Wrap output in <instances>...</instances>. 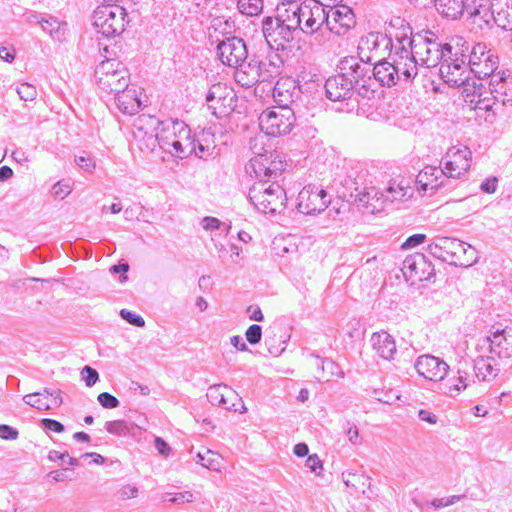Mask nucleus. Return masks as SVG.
Returning a JSON list of instances; mask_svg holds the SVG:
<instances>
[{"instance_id": "f257e3e1", "label": "nucleus", "mask_w": 512, "mask_h": 512, "mask_svg": "<svg viewBox=\"0 0 512 512\" xmlns=\"http://www.w3.org/2000/svg\"><path fill=\"white\" fill-rule=\"evenodd\" d=\"M437 40L438 37L431 31L416 34L406 61L402 60L398 66L384 63L378 68L380 85L392 87L400 81L410 83L418 75L419 68L435 67L442 62L447 54H451V44H441Z\"/></svg>"}, {"instance_id": "f03ea898", "label": "nucleus", "mask_w": 512, "mask_h": 512, "mask_svg": "<svg viewBox=\"0 0 512 512\" xmlns=\"http://www.w3.org/2000/svg\"><path fill=\"white\" fill-rule=\"evenodd\" d=\"M217 54L224 65L236 69V81L243 87L250 88L261 81V62L249 56L243 39L226 38L217 45Z\"/></svg>"}, {"instance_id": "7ed1b4c3", "label": "nucleus", "mask_w": 512, "mask_h": 512, "mask_svg": "<svg viewBox=\"0 0 512 512\" xmlns=\"http://www.w3.org/2000/svg\"><path fill=\"white\" fill-rule=\"evenodd\" d=\"M287 0H283L277 5L275 14L266 16L262 20V30L266 42L273 53L269 56V65L274 69L272 73L281 74V68L284 67L288 60V8H286Z\"/></svg>"}, {"instance_id": "20e7f679", "label": "nucleus", "mask_w": 512, "mask_h": 512, "mask_svg": "<svg viewBox=\"0 0 512 512\" xmlns=\"http://www.w3.org/2000/svg\"><path fill=\"white\" fill-rule=\"evenodd\" d=\"M384 35H387L389 42V53L387 58L378 61L374 66V76L378 80V68L382 64L398 66L402 60L406 61L408 51L414 43L415 36H412V28L404 19L397 17L392 19Z\"/></svg>"}, {"instance_id": "39448f33", "label": "nucleus", "mask_w": 512, "mask_h": 512, "mask_svg": "<svg viewBox=\"0 0 512 512\" xmlns=\"http://www.w3.org/2000/svg\"><path fill=\"white\" fill-rule=\"evenodd\" d=\"M440 76L443 81L450 87H462V94L466 103H475V109H491L490 104H485L482 99V84H477L475 81L470 83L468 75L469 66L454 63L444 59L440 66Z\"/></svg>"}, {"instance_id": "423d86ee", "label": "nucleus", "mask_w": 512, "mask_h": 512, "mask_svg": "<svg viewBox=\"0 0 512 512\" xmlns=\"http://www.w3.org/2000/svg\"><path fill=\"white\" fill-rule=\"evenodd\" d=\"M250 202L265 214H281L286 209L287 192L276 180L266 186V182L254 184L248 193Z\"/></svg>"}, {"instance_id": "0eeeda50", "label": "nucleus", "mask_w": 512, "mask_h": 512, "mask_svg": "<svg viewBox=\"0 0 512 512\" xmlns=\"http://www.w3.org/2000/svg\"><path fill=\"white\" fill-rule=\"evenodd\" d=\"M338 68L340 73L350 79L352 87L356 93L362 98H370L374 94L371 88L372 78L374 76V68H370V63L366 60L355 56H347L339 61Z\"/></svg>"}, {"instance_id": "6e6552de", "label": "nucleus", "mask_w": 512, "mask_h": 512, "mask_svg": "<svg viewBox=\"0 0 512 512\" xmlns=\"http://www.w3.org/2000/svg\"><path fill=\"white\" fill-rule=\"evenodd\" d=\"M96 83L106 94H118L130 85L128 69L116 59H106L95 69Z\"/></svg>"}, {"instance_id": "1a4fd4ad", "label": "nucleus", "mask_w": 512, "mask_h": 512, "mask_svg": "<svg viewBox=\"0 0 512 512\" xmlns=\"http://www.w3.org/2000/svg\"><path fill=\"white\" fill-rule=\"evenodd\" d=\"M129 21L126 9L117 4L98 6L93 13L94 28L107 38L120 35Z\"/></svg>"}, {"instance_id": "9d476101", "label": "nucleus", "mask_w": 512, "mask_h": 512, "mask_svg": "<svg viewBox=\"0 0 512 512\" xmlns=\"http://www.w3.org/2000/svg\"><path fill=\"white\" fill-rule=\"evenodd\" d=\"M329 203L326 190L318 189L315 185H308L299 192L296 208L301 214L312 215L324 211Z\"/></svg>"}, {"instance_id": "9b49d317", "label": "nucleus", "mask_w": 512, "mask_h": 512, "mask_svg": "<svg viewBox=\"0 0 512 512\" xmlns=\"http://www.w3.org/2000/svg\"><path fill=\"white\" fill-rule=\"evenodd\" d=\"M388 44L387 35L381 32H370L360 38L357 47L358 56L369 63L375 60V66L379 60L385 58V53L389 52Z\"/></svg>"}, {"instance_id": "f8f14e48", "label": "nucleus", "mask_w": 512, "mask_h": 512, "mask_svg": "<svg viewBox=\"0 0 512 512\" xmlns=\"http://www.w3.org/2000/svg\"><path fill=\"white\" fill-rule=\"evenodd\" d=\"M472 152L464 145L453 146L448 149L442 159L445 170L444 174L448 178H458L467 172L471 166Z\"/></svg>"}, {"instance_id": "ddd939ff", "label": "nucleus", "mask_w": 512, "mask_h": 512, "mask_svg": "<svg viewBox=\"0 0 512 512\" xmlns=\"http://www.w3.org/2000/svg\"><path fill=\"white\" fill-rule=\"evenodd\" d=\"M401 271L405 279L412 283L429 280L435 275L434 266L422 253L407 256L402 263Z\"/></svg>"}, {"instance_id": "4468645a", "label": "nucleus", "mask_w": 512, "mask_h": 512, "mask_svg": "<svg viewBox=\"0 0 512 512\" xmlns=\"http://www.w3.org/2000/svg\"><path fill=\"white\" fill-rule=\"evenodd\" d=\"M356 24L352 9L346 5L332 6L327 9L326 25L336 35H345Z\"/></svg>"}, {"instance_id": "2eb2a0df", "label": "nucleus", "mask_w": 512, "mask_h": 512, "mask_svg": "<svg viewBox=\"0 0 512 512\" xmlns=\"http://www.w3.org/2000/svg\"><path fill=\"white\" fill-rule=\"evenodd\" d=\"M483 346H488L489 353L498 358L512 357V327L498 329L491 336L483 338Z\"/></svg>"}, {"instance_id": "dca6fc26", "label": "nucleus", "mask_w": 512, "mask_h": 512, "mask_svg": "<svg viewBox=\"0 0 512 512\" xmlns=\"http://www.w3.org/2000/svg\"><path fill=\"white\" fill-rule=\"evenodd\" d=\"M415 369L418 374L430 381H442L449 370L448 364L431 355H422L418 357L415 363Z\"/></svg>"}, {"instance_id": "f3484780", "label": "nucleus", "mask_w": 512, "mask_h": 512, "mask_svg": "<svg viewBox=\"0 0 512 512\" xmlns=\"http://www.w3.org/2000/svg\"><path fill=\"white\" fill-rule=\"evenodd\" d=\"M276 107L269 109L260 116V126L266 131L267 135L273 137L285 136L288 133V117L275 110Z\"/></svg>"}, {"instance_id": "a211bd4d", "label": "nucleus", "mask_w": 512, "mask_h": 512, "mask_svg": "<svg viewBox=\"0 0 512 512\" xmlns=\"http://www.w3.org/2000/svg\"><path fill=\"white\" fill-rule=\"evenodd\" d=\"M326 96L331 101H344L350 99L355 88L352 87L350 79L345 78L340 72L331 76L325 83Z\"/></svg>"}, {"instance_id": "6ab92c4d", "label": "nucleus", "mask_w": 512, "mask_h": 512, "mask_svg": "<svg viewBox=\"0 0 512 512\" xmlns=\"http://www.w3.org/2000/svg\"><path fill=\"white\" fill-rule=\"evenodd\" d=\"M369 173L366 168H362L359 177L355 180V187H351L349 190L350 196L354 198V201L374 213L378 206L370 202V193L366 191L370 186L368 185Z\"/></svg>"}, {"instance_id": "aec40b11", "label": "nucleus", "mask_w": 512, "mask_h": 512, "mask_svg": "<svg viewBox=\"0 0 512 512\" xmlns=\"http://www.w3.org/2000/svg\"><path fill=\"white\" fill-rule=\"evenodd\" d=\"M114 103L125 115H134L141 109L142 102L136 88L128 86L123 92L114 95Z\"/></svg>"}, {"instance_id": "412c9836", "label": "nucleus", "mask_w": 512, "mask_h": 512, "mask_svg": "<svg viewBox=\"0 0 512 512\" xmlns=\"http://www.w3.org/2000/svg\"><path fill=\"white\" fill-rule=\"evenodd\" d=\"M455 245H457V239L451 237H436L432 243L428 245L429 253L441 261L450 264V260H453L452 255Z\"/></svg>"}, {"instance_id": "4be33fe9", "label": "nucleus", "mask_w": 512, "mask_h": 512, "mask_svg": "<svg viewBox=\"0 0 512 512\" xmlns=\"http://www.w3.org/2000/svg\"><path fill=\"white\" fill-rule=\"evenodd\" d=\"M465 13L474 24H478L480 28L483 25H489L494 20V11L490 0H483L481 3L469 5L465 9Z\"/></svg>"}, {"instance_id": "5701e85b", "label": "nucleus", "mask_w": 512, "mask_h": 512, "mask_svg": "<svg viewBox=\"0 0 512 512\" xmlns=\"http://www.w3.org/2000/svg\"><path fill=\"white\" fill-rule=\"evenodd\" d=\"M445 170L435 166L424 167L416 176V183L419 188L423 191H436L442 186V182L439 181L444 174Z\"/></svg>"}, {"instance_id": "b1692460", "label": "nucleus", "mask_w": 512, "mask_h": 512, "mask_svg": "<svg viewBox=\"0 0 512 512\" xmlns=\"http://www.w3.org/2000/svg\"><path fill=\"white\" fill-rule=\"evenodd\" d=\"M494 356V354L481 355L474 360L473 368L475 376L479 380L489 381L498 375L500 369L497 366Z\"/></svg>"}, {"instance_id": "393cba45", "label": "nucleus", "mask_w": 512, "mask_h": 512, "mask_svg": "<svg viewBox=\"0 0 512 512\" xmlns=\"http://www.w3.org/2000/svg\"><path fill=\"white\" fill-rule=\"evenodd\" d=\"M372 347L383 359L390 360L396 353L394 338L387 332H375L371 336Z\"/></svg>"}, {"instance_id": "a878e982", "label": "nucleus", "mask_w": 512, "mask_h": 512, "mask_svg": "<svg viewBox=\"0 0 512 512\" xmlns=\"http://www.w3.org/2000/svg\"><path fill=\"white\" fill-rule=\"evenodd\" d=\"M304 4H309V0L301 3L297 0H290V11L292 12L290 16V34H292V40H294L295 35L299 33L310 35V29L305 27L307 16L302 14Z\"/></svg>"}, {"instance_id": "bb28decb", "label": "nucleus", "mask_w": 512, "mask_h": 512, "mask_svg": "<svg viewBox=\"0 0 512 512\" xmlns=\"http://www.w3.org/2000/svg\"><path fill=\"white\" fill-rule=\"evenodd\" d=\"M494 22L503 30L512 31V0H493Z\"/></svg>"}, {"instance_id": "cd10ccee", "label": "nucleus", "mask_w": 512, "mask_h": 512, "mask_svg": "<svg viewBox=\"0 0 512 512\" xmlns=\"http://www.w3.org/2000/svg\"><path fill=\"white\" fill-rule=\"evenodd\" d=\"M303 9L302 14L307 16L305 27L310 29L309 34L312 35L319 28L314 27L317 22H320L319 25L326 23L327 9L313 0H309V4H304Z\"/></svg>"}, {"instance_id": "c85d7f7f", "label": "nucleus", "mask_w": 512, "mask_h": 512, "mask_svg": "<svg viewBox=\"0 0 512 512\" xmlns=\"http://www.w3.org/2000/svg\"><path fill=\"white\" fill-rule=\"evenodd\" d=\"M172 119L160 121L157 117L152 115H140L133 124V131L143 130L149 131H164L168 132L171 128Z\"/></svg>"}, {"instance_id": "c756f323", "label": "nucleus", "mask_w": 512, "mask_h": 512, "mask_svg": "<svg viewBox=\"0 0 512 512\" xmlns=\"http://www.w3.org/2000/svg\"><path fill=\"white\" fill-rule=\"evenodd\" d=\"M171 128L174 131H177L178 139H180L182 150H183V158L193 154L195 151V141L196 139L191 136V130L187 124L178 119L172 120Z\"/></svg>"}, {"instance_id": "7c9ffc66", "label": "nucleus", "mask_w": 512, "mask_h": 512, "mask_svg": "<svg viewBox=\"0 0 512 512\" xmlns=\"http://www.w3.org/2000/svg\"><path fill=\"white\" fill-rule=\"evenodd\" d=\"M470 44L462 37H456L451 44V54L446 55V59L450 62L469 66V53L471 51Z\"/></svg>"}, {"instance_id": "2f4dec72", "label": "nucleus", "mask_w": 512, "mask_h": 512, "mask_svg": "<svg viewBox=\"0 0 512 512\" xmlns=\"http://www.w3.org/2000/svg\"><path fill=\"white\" fill-rule=\"evenodd\" d=\"M454 251L456 253L452 255L453 260H450V265L467 268L475 262V250L470 245L457 239Z\"/></svg>"}, {"instance_id": "473e14b6", "label": "nucleus", "mask_w": 512, "mask_h": 512, "mask_svg": "<svg viewBox=\"0 0 512 512\" xmlns=\"http://www.w3.org/2000/svg\"><path fill=\"white\" fill-rule=\"evenodd\" d=\"M159 148L172 156L183 159V150L177 131L172 128L168 132L161 131Z\"/></svg>"}, {"instance_id": "72a5a7b5", "label": "nucleus", "mask_w": 512, "mask_h": 512, "mask_svg": "<svg viewBox=\"0 0 512 512\" xmlns=\"http://www.w3.org/2000/svg\"><path fill=\"white\" fill-rule=\"evenodd\" d=\"M463 0H435L436 10L446 18L457 19L465 13Z\"/></svg>"}, {"instance_id": "f704fd0d", "label": "nucleus", "mask_w": 512, "mask_h": 512, "mask_svg": "<svg viewBox=\"0 0 512 512\" xmlns=\"http://www.w3.org/2000/svg\"><path fill=\"white\" fill-rule=\"evenodd\" d=\"M134 139L141 151L153 152L159 147L161 131H133Z\"/></svg>"}, {"instance_id": "c9c22d12", "label": "nucleus", "mask_w": 512, "mask_h": 512, "mask_svg": "<svg viewBox=\"0 0 512 512\" xmlns=\"http://www.w3.org/2000/svg\"><path fill=\"white\" fill-rule=\"evenodd\" d=\"M498 64V56L496 54H489L482 62H476L475 65L469 66V71L480 80L493 74L497 70Z\"/></svg>"}, {"instance_id": "e433bc0d", "label": "nucleus", "mask_w": 512, "mask_h": 512, "mask_svg": "<svg viewBox=\"0 0 512 512\" xmlns=\"http://www.w3.org/2000/svg\"><path fill=\"white\" fill-rule=\"evenodd\" d=\"M363 165L360 163L349 162L343 166V175H339L340 184L348 191L351 187H355V180L359 177V173Z\"/></svg>"}, {"instance_id": "4c0bfd02", "label": "nucleus", "mask_w": 512, "mask_h": 512, "mask_svg": "<svg viewBox=\"0 0 512 512\" xmlns=\"http://www.w3.org/2000/svg\"><path fill=\"white\" fill-rule=\"evenodd\" d=\"M386 203H394L401 201L406 197H410V187L404 186L401 182L391 181L384 193Z\"/></svg>"}, {"instance_id": "58836bf2", "label": "nucleus", "mask_w": 512, "mask_h": 512, "mask_svg": "<svg viewBox=\"0 0 512 512\" xmlns=\"http://www.w3.org/2000/svg\"><path fill=\"white\" fill-rule=\"evenodd\" d=\"M40 26L42 29L49 33V35L56 40H60L64 34L66 23L58 21V19L51 15L43 16Z\"/></svg>"}, {"instance_id": "ea45409f", "label": "nucleus", "mask_w": 512, "mask_h": 512, "mask_svg": "<svg viewBox=\"0 0 512 512\" xmlns=\"http://www.w3.org/2000/svg\"><path fill=\"white\" fill-rule=\"evenodd\" d=\"M468 376L469 374L467 371L459 368L454 382L450 383V381H448L444 384L445 393L451 397L457 396L462 390L467 388Z\"/></svg>"}, {"instance_id": "a19ab883", "label": "nucleus", "mask_w": 512, "mask_h": 512, "mask_svg": "<svg viewBox=\"0 0 512 512\" xmlns=\"http://www.w3.org/2000/svg\"><path fill=\"white\" fill-rule=\"evenodd\" d=\"M224 390L230 391V389L227 385L215 384L208 388L206 396L208 398V401L212 405H218V406H222L226 409H230V407H228V405H227L228 403L226 400V395L224 393Z\"/></svg>"}, {"instance_id": "79ce46f5", "label": "nucleus", "mask_w": 512, "mask_h": 512, "mask_svg": "<svg viewBox=\"0 0 512 512\" xmlns=\"http://www.w3.org/2000/svg\"><path fill=\"white\" fill-rule=\"evenodd\" d=\"M267 167L268 159H263V155H258L250 160L249 164L246 166V171L249 173H254L255 177L260 179L259 182H263V178H270Z\"/></svg>"}, {"instance_id": "37998d69", "label": "nucleus", "mask_w": 512, "mask_h": 512, "mask_svg": "<svg viewBox=\"0 0 512 512\" xmlns=\"http://www.w3.org/2000/svg\"><path fill=\"white\" fill-rule=\"evenodd\" d=\"M287 81L288 76H281L273 89L274 101L277 103V108L281 110H288V104L283 99L285 93L288 92Z\"/></svg>"}, {"instance_id": "c03bdc74", "label": "nucleus", "mask_w": 512, "mask_h": 512, "mask_svg": "<svg viewBox=\"0 0 512 512\" xmlns=\"http://www.w3.org/2000/svg\"><path fill=\"white\" fill-rule=\"evenodd\" d=\"M239 12L246 16H257L263 10V0H238Z\"/></svg>"}, {"instance_id": "a18cd8bd", "label": "nucleus", "mask_w": 512, "mask_h": 512, "mask_svg": "<svg viewBox=\"0 0 512 512\" xmlns=\"http://www.w3.org/2000/svg\"><path fill=\"white\" fill-rule=\"evenodd\" d=\"M312 76L310 73L301 72L294 80V87L290 97H293L295 90L297 89L302 94L310 93L313 88V82L311 81Z\"/></svg>"}, {"instance_id": "49530a36", "label": "nucleus", "mask_w": 512, "mask_h": 512, "mask_svg": "<svg viewBox=\"0 0 512 512\" xmlns=\"http://www.w3.org/2000/svg\"><path fill=\"white\" fill-rule=\"evenodd\" d=\"M286 164L285 156H281L275 151L274 159L268 161L267 169L270 174V178L277 179L282 176L285 171Z\"/></svg>"}, {"instance_id": "de8ad7c7", "label": "nucleus", "mask_w": 512, "mask_h": 512, "mask_svg": "<svg viewBox=\"0 0 512 512\" xmlns=\"http://www.w3.org/2000/svg\"><path fill=\"white\" fill-rule=\"evenodd\" d=\"M489 54H494L484 43H477L473 45L469 53V66L475 65L476 62H482Z\"/></svg>"}, {"instance_id": "09e8293b", "label": "nucleus", "mask_w": 512, "mask_h": 512, "mask_svg": "<svg viewBox=\"0 0 512 512\" xmlns=\"http://www.w3.org/2000/svg\"><path fill=\"white\" fill-rule=\"evenodd\" d=\"M225 90V87L221 83L213 84L212 87L209 89V91L206 94V102L208 105V108L212 110V113L218 117L217 115V107L214 105V101L217 100L218 102L222 99L221 92Z\"/></svg>"}, {"instance_id": "8fccbe9b", "label": "nucleus", "mask_w": 512, "mask_h": 512, "mask_svg": "<svg viewBox=\"0 0 512 512\" xmlns=\"http://www.w3.org/2000/svg\"><path fill=\"white\" fill-rule=\"evenodd\" d=\"M210 134L202 133V138H198L195 141V151L193 153L201 158L206 159L208 156H211L213 153V150L215 149V146L210 147L208 144H205L207 141V138L210 137Z\"/></svg>"}, {"instance_id": "3c124183", "label": "nucleus", "mask_w": 512, "mask_h": 512, "mask_svg": "<svg viewBox=\"0 0 512 512\" xmlns=\"http://www.w3.org/2000/svg\"><path fill=\"white\" fill-rule=\"evenodd\" d=\"M105 429L108 433L117 436H126L130 433L129 424L125 420H113L105 423Z\"/></svg>"}, {"instance_id": "603ef678", "label": "nucleus", "mask_w": 512, "mask_h": 512, "mask_svg": "<svg viewBox=\"0 0 512 512\" xmlns=\"http://www.w3.org/2000/svg\"><path fill=\"white\" fill-rule=\"evenodd\" d=\"M40 396H42L41 392H34L31 394H27L23 397V401L27 405H29L33 408H36L38 410H50L51 406H49V403L44 401L43 399H41Z\"/></svg>"}, {"instance_id": "864d4df0", "label": "nucleus", "mask_w": 512, "mask_h": 512, "mask_svg": "<svg viewBox=\"0 0 512 512\" xmlns=\"http://www.w3.org/2000/svg\"><path fill=\"white\" fill-rule=\"evenodd\" d=\"M81 377L84 380L87 387H92L99 380V373L96 369L86 365L81 370Z\"/></svg>"}, {"instance_id": "5fc2aeb1", "label": "nucleus", "mask_w": 512, "mask_h": 512, "mask_svg": "<svg viewBox=\"0 0 512 512\" xmlns=\"http://www.w3.org/2000/svg\"><path fill=\"white\" fill-rule=\"evenodd\" d=\"M19 97L24 101H32L37 96L36 88L29 83H22L16 89Z\"/></svg>"}, {"instance_id": "6e6d98bb", "label": "nucleus", "mask_w": 512, "mask_h": 512, "mask_svg": "<svg viewBox=\"0 0 512 512\" xmlns=\"http://www.w3.org/2000/svg\"><path fill=\"white\" fill-rule=\"evenodd\" d=\"M120 316L122 319H124L125 321H127L129 324H131L133 326L144 327V325H145L144 318L141 315L136 314L135 312H132L130 310L122 309L120 311Z\"/></svg>"}, {"instance_id": "4d7b16f0", "label": "nucleus", "mask_w": 512, "mask_h": 512, "mask_svg": "<svg viewBox=\"0 0 512 512\" xmlns=\"http://www.w3.org/2000/svg\"><path fill=\"white\" fill-rule=\"evenodd\" d=\"M246 340L251 345H256L260 343L262 339V327L258 324H252L248 327V329L245 332Z\"/></svg>"}, {"instance_id": "13d9d810", "label": "nucleus", "mask_w": 512, "mask_h": 512, "mask_svg": "<svg viewBox=\"0 0 512 512\" xmlns=\"http://www.w3.org/2000/svg\"><path fill=\"white\" fill-rule=\"evenodd\" d=\"M97 400L99 404L106 409L117 408L120 404L119 400L108 392H102L98 395Z\"/></svg>"}, {"instance_id": "bf43d9fd", "label": "nucleus", "mask_w": 512, "mask_h": 512, "mask_svg": "<svg viewBox=\"0 0 512 512\" xmlns=\"http://www.w3.org/2000/svg\"><path fill=\"white\" fill-rule=\"evenodd\" d=\"M75 163L85 172H92L95 169V162L93 158L86 152L82 155L75 157Z\"/></svg>"}, {"instance_id": "052dcab7", "label": "nucleus", "mask_w": 512, "mask_h": 512, "mask_svg": "<svg viewBox=\"0 0 512 512\" xmlns=\"http://www.w3.org/2000/svg\"><path fill=\"white\" fill-rule=\"evenodd\" d=\"M366 191L370 193V202L378 206V209H375L374 212L384 209V204L386 203L384 193L374 186H370Z\"/></svg>"}, {"instance_id": "680f3d73", "label": "nucleus", "mask_w": 512, "mask_h": 512, "mask_svg": "<svg viewBox=\"0 0 512 512\" xmlns=\"http://www.w3.org/2000/svg\"><path fill=\"white\" fill-rule=\"evenodd\" d=\"M463 498H465V495H452V496L446 497V498H435L431 501V505L435 509H440V508H444V507L453 505L454 503L460 501Z\"/></svg>"}, {"instance_id": "e2e57ef3", "label": "nucleus", "mask_w": 512, "mask_h": 512, "mask_svg": "<svg viewBox=\"0 0 512 512\" xmlns=\"http://www.w3.org/2000/svg\"><path fill=\"white\" fill-rule=\"evenodd\" d=\"M43 396H49L51 397V403H49V406L52 408H58L63 403L62 397H61V391L59 389H53L45 387L43 389V392H41Z\"/></svg>"}, {"instance_id": "0e129e2a", "label": "nucleus", "mask_w": 512, "mask_h": 512, "mask_svg": "<svg viewBox=\"0 0 512 512\" xmlns=\"http://www.w3.org/2000/svg\"><path fill=\"white\" fill-rule=\"evenodd\" d=\"M40 423L44 429L52 432L62 433L65 430L64 425L61 422L54 419L43 418L41 419Z\"/></svg>"}, {"instance_id": "69168bd1", "label": "nucleus", "mask_w": 512, "mask_h": 512, "mask_svg": "<svg viewBox=\"0 0 512 512\" xmlns=\"http://www.w3.org/2000/svg\"><path fill=\"white\" fill-rule=\"evenodd\" d=\"M490 78L489 81V89L497 87L499 84L504 82L506 79L510 77V72L508 70H502L499 72H493L490 76H487Z\"/></svg>"}, {"instance_id": "338daca9", "label": "nucleus", "mask_w": 512, "mask_h": 512, "mask_svg": "<svg viewBox=\"0 0 512 512\" xmlns=\"http://www.w3.org/2000/svg\"><path fill=\"white\" fill-rule=\"evenodd\" d=\"M305 466L310 469V471L314 472L317 476L321 474L322 470V461L318 457L317 454L308 455L305 460Z\"/></svg>"}, {"instance_id": "774afa93", "label": "nucleus", "mask_w": 512, "mask_h": 512, "mask_svg": "<svg viewBox=\"0 0 512 512\" xmlns=\"http://www.w3.org/2000/svg\"><path fill=\"white\" fill-rule=\"evenodd\" d=\"M19 436V432L16 428L7 425H0V438L4 440H16Z\"/></svg>"}]
</instances>
